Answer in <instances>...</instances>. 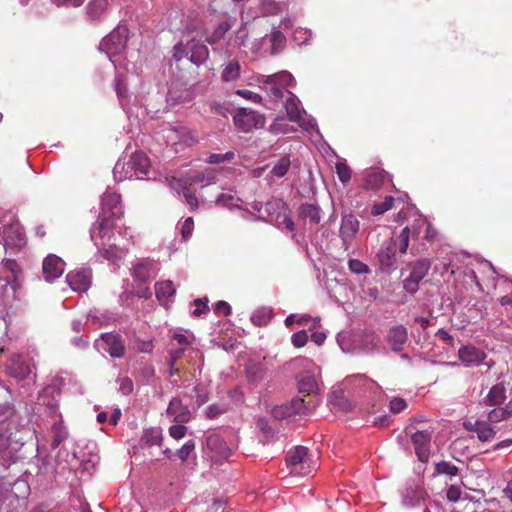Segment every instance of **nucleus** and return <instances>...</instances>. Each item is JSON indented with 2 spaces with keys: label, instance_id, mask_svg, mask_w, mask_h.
Segmentation results:
<instances>
[{
  "label": "nucleus",
  "instance_id": "nucleus-12",
  "mask_svg": "<svg viewBox=\"0 0 512 512\" xmlns=\"http://www.w3.org/2000/svg\"><path fill=\"white\" fill-rule=\"evenodd\" d=\"M2 267L6 272H9L10 275L6 276L5 278H0V283L4 281L2 286H10L13 293H15L16 290L22 286L23 271L19 264L13 259L3 260Z\"/></svg>",
  "mask_w": 512,
  "mask_h": 512
},
{
  "label": "nucleus",
  "instance_id": "nucleus-29",
  "mask_svg": "<svg viewBox=\"0 0 512 512\" xmlns=\"http://www.w3.org/2000/svg\"><path fill=\"white\" fill-rule=\"evenodd\" d=\"M506 399V390L502 384L494 385L485 398V403L490 406L501 405Z\"/></svg>",
  "mask_w": 512,
  "mask_h": 512
},
{
  "label": "nucleus",
  "instance_id": "nucleus-33",
  "mask_svg": "<svg viewBox=\"0 0 512 512\" xmlns=\"http://www.w3.org/2000/svg\"><path fill=\"white\" fill-rule=\"evenodd\" d=\"M290 97L286 100L285 109L287 112V117L290 121L299 122L301 118V110L298 105V100L294 94L289 93Z\"/></svg>",
  "mask_w": 512,
  "mask_h": 512
},
{
  "label": "nucleus",
  "instance_id": "nucleus-7",
  "mask_svg": "<svg viewBox=\"0 0 512 512\" xmlns=\"http://www.w3.org/2000/svg\"><path fill=\"white\" fill-rule=\"evenodd\" d=\"M397 240L390 238L383 242L377 253L378 269L382 273L389 274L396 269Z\"/></svg>",
  "mask_w": 512,
  "mask_h": 512
},
{
  "label": "nucleus",
  "instance_id": "nucleus-3",
  "mask_svg": "<svg viewBox=\"0 0 512 512\" xmlns=\"http://www.w3.org/2000/svg\"><path fill=\"white\" fill-rule=\"evenodd\" d=\"M129 29L124 24H119L99 43V50L109 57L122 54L127 48Z\"/></svg>",
  "mask_w": 512,
  "mask_h": 512
},
{
  "label": "nucleus",
  "instance_id": "nucleus-60",
  "mask_svg": "<svg viewBox=\"0 0 512 512\" xmlns=\"http://www.w3.org/2000/svg\"><path fill=\"white\" fill-rule=\"evenodd\" d=\"M187 432V427L183 425V423H179L177 425H173L169 428V434L174 439H181L185 436Z\"/></svg>",
  "mask_w": 512,
  "mask_h": 512
},
{
  "label": "nucleus",
  "instance_id": "nucleus-32",
  "mask_svg": "<svg viewBox=\"0 0 512 512\" xmlns=\"http://www.w3.org/2000/svg\"><path fill=\"white\" fill-rule=\"evenodd\" d=\"M386 172L383 170H374L369 172L365 177V187L367 189H378L384 183Z\"/></svg>",
  "mask_w": 512,
  "mask_h": 512
},
{
  "label": "nucleus",
  "instance_id": "nucleus-46",
  "mask_svg": "<svg viewBox=\"0 0 512 512\" xmlns=\"http://www.w3.org/2000/svg\"><path fill=\"white\" fill-rule=\"evenodd\" d=\"M496 434V431L485 421L481 422V425L477 431V437L480 441H488L492 439Z\"/></svg>",
  "mask_w": 512,
  "mask_h": 512
},
{
  "label": "nucleus",
  "instance_id": "nucleus-43",
  "mask_svg": "<svg viewBox=\"0 0 512 512\" xmlns=\"http://www.w3.org/2000/svg\"><path fill=\"white\" fill-rule=\"evenodd\" d=\"M188 97L189 93L187 90L172 89L169 90L166 100L170 105H175L178 103L185 102L188 99Z\"/></svg>",
  "mask_w": 512,
  "mask_h": 512
},
{
  "label": "nucleus",
  "instance_id": "nucleus-9",
  "mask_svg": "<svg viewBox=\"0 0 512 512\" xmlns=\"http://www.w3.org/2000/svg\"><path fill=\"white\" fill-rule=\"evenodd\" d=\"M360 229V222L352 213H342L339 237L345 251L351 247L353 240Z\"/></svg>",
  "mask_w": 512,
  "mask_h": 512
},
{
  "label": "nucleus",
  "instance_id": "nucleus-6",
  "mask_svg": "<svg viewBox=\"0 0 512 512\" xmlns=\"http://www.w3.org/2000/svg\"><path fill=\"white\" fill-rule=\"evenodd\" d=\"M254 209L260 213L261 219L279 224V220L288 210V205L282 199H271L265 203L255 204Z\"/></svg>",
  "mask_w": 512,
  "mask_h": 512
},
{
  "label": "nucleus",
  "instance_id": "nucleus-4",
  "mask_svg": "<svg viewBox=\"0 0 512 512\" xmlns=\"http://www.w3.org/2000/svg\"><path fill=\"white\" fill-rule=\"evenodd\" d=\"M317 406V401L294 397L290 402L275 406L272 410L273 417L279 420L289 418L295 414L308 415Z\"/></svg>",
  "mask_w": 512,
  "mask_h": 512
},
{
  "label": "nucleus",
  "instance_id": "nucleus-23",
  "mask_svg": "<svg viewBox=\"0 0 512 512\" xmlns=\"http://www.w3.org/2000/svg\"><path fill=\"white\" fill-rule=\"evenodd\" d=\"M300 220H308L311 224L317 225L321 221V208L318 204L302 203L297 210Z\"/></svg>",
  "mask_w": 512,
  "mask_h": 512
},
{
  "label": "nucleus",
  "instance_id": "nucleus-39",
  "mask_svg": "<svg viewBox=\"0 0 512 512\" xmlns=\"http://www.w3.org/2000/svg\"><path fill=\"white\" fill-rule=\"evenodd\" d=\"M240 76V64L238 61H230L224 68L221 78L225 82H230L238 79Z\"/></svg>",
  "mask_w": 512,
  "mask_h": 512
},
{
  "label": "nucleus",
  "instance_id": "nucleus-61",
  "mask_svg": "<svg viewBox=\"0 0 512 512\" xmlns=\"http://www.w3.org/2000/svg\"><path fill=\"white\" fill-rule=\"evenodd\" d=\"M119 391L123 395H129L133 391V381L129 377L119 379Z\"/></svg>",
  "mask_w": 512,
  "mask_h": 512
},
{
  "label": "nucleus",
  "instance_id": "nucleus-40",
  "mask_svg": "<svg viewBox=\"0 0 512 512\" xmlns=\"http://www.w3.org/2000/svg\"><path fill=\"white\" fill-rule=\"evenodd\" d=\"M271 318H272L271 310L263 308V309L257 310L256 312H254L252 314L251 321L256 326H265L270 322Z\"/></svg>",
  "mask_w": 512,
  "mask_h": 512
},
{
  "label": "nucleus",
  "instance_id": "nucleus-13",
  "mask_svg": "<svg viewBox=\"0 0 512 512\" xmlns=\"http://www.w3.org/2000/svg\"><path fill=\"white\" fill-rule=\"evenodd\" d=\"M65 262L55 254H49L42 262V274L48 283L58 279L64 272Z\"/></svg>",
  "mask_w": 512,
  "mask_h": 512
},
{
  "label": "nucleus",
  "instance_id": "nucleus-18",
  "mask_svg": "<svg viewBox=\"0 0 512 512\" xmlns=\"http://www.w3.org/2000/svg\"><path fill=\"white\" fill-rule=\"evenodd\" d=\"M166 413L168 416H173V421L176 423H188L191 420V412L188 406L184 405L178 397L170 400Z\"/></svg>",
  "mask_w": 512,
  "mask_h": 512
},
{
  "label": "nucleus",
  "instance_id": "nucleus-2",
  "mask_svg": "<svg viewBox=\"0 0 512 512\" xmlns=\"http://www.w3.org/2000/svg\"><path fill=\"white\" fill-rule=\"evenodd\" d=\"M29 493L30 486L24 479L0 482V509L7 511L15 509L21 500H26Z\"/></svg>",
  "mask_w": 512,
  "mask_h": 512
},
{
  "label": "nucleus",
  "instance_id": "nucleus-55",
  "mask_svg": "<svg viewBox=\"0 0 512 512\" xmlns=\"http://www.w3.org/2000/svg\"><path fill=\"white\" fill-rule=\"evenodd\" d=\"M308 341V334L305 330H300L294 333L291 337V342L296 348H301L306 345Z\"/></svg>",
  "mask_w": 512,
  "mask_h": 512
},
{
  "label": "nucleus",
  "instance_id": "nucleus-49",
  "mask_svg": "<svg viewBox=\"0 0 512 512\" xmlns=\"http://www.w3.org/2000/svg\"><path fill=\"white\" fill-rule=\"evenodd\" d=\"M235 157L233 151H228L225 154L211 153L207 159L209 164H220L224 162H231Z\"/></svg>",
  "mask_w": 512,
  "mask_h": 512
},
{
  "label": "nucleus",
  "instance_id": "nucleus-53",
  "mask_svg": "<svg viewBox=\"0 0 512 512\" xmlns=\"http://www.w3.org/2000/svg\"><path fill=\"white\" fill-rule=\"evenodd\" d=\"M195 449V442L193 440L187 441L179 450L176 452V456L182 461H186L189 455Z\"/></svg>",
  "mask_w": 512,
  "mask_h": 512
},
{
  "label": "nucleus",
  "instance_id": "nucleus-24",
  "mask_svg": "<svg viewBox=\"0 0 512 512\" xmlns=\"http://www.w3.org/2000/svg\"><path fill=\"white\" fill-rule=\"evenodd\" d=\"M153 267V261L147 259H143L136 263L132 268L134 281L139 284H146L150 280Z\"/></svg>",
  "mask_w": 512,
  "mask_h": 512
},
{
  "label": "nucleus",
  "instance_id": "nucleus-62",
  "mask_svg": "<svg viewBox=\"0 0 512 512\" xmlns=\"http://www.w3.org/2000/svg\"><path fill=\"white\" fill-rule=\"evenodd\" d=\"M194 221L192 217H188L181 228L182 238L186 241L192 235Z\"/></svg>",
  "mask_w": 512,
  "mask_h": 512
},
{
  "label": "nucleus",
  "instance_id": "nucleus-63",
  "mask_svg": "<svg viewBox=\"0 0 512 512\" xmlns=\"http://www.w3.org/2000/svg\"><path fill=\"white\" fill-rule=\"evenodd\" d=\"M185 352V348H178L175 350H171L167 357V364L168 365H175L177 361L182 357V355Z\"/></svg>",
  "mask_w": 512,
  "mask_h": 512
},
{
  "label": "nucleus",
  "instance_id": "nucleus-56",
  "mask_svg": "<svg viewBox=\"0 0 512 512\" xmlns=\"http://www.w3.org/2000/svg\"><path fill=\"white\" fill-rule=\"evenodd\" d=\"M348 265L349 269L356 274H364L369 271L368 266L358 259H350Z\"/></svg>",
  "mask_w": 512,
  "mask_h": 512
},
{
  "label": "nucleus",
  "instance_id": "nucleus-5",
  "mask_svg": "<svg viewBox=\"0 0 512 512\" xmlns=\"http://www.w3.org/2000/svg\"><path fill=\"white\" fill-rule=\"evenodd\" d=\"M411 271L409 276L403 281V288L411 295H414L419 289V283L428 274L431 268V261L427 258L418 259L409 264Z\"/></svg>",
  "mask_w": 512,
  "mask_h": 512
},
{
  "label": "nucleus",
  "instance_id": "nucleus-38",
  "mask_svg": "<svg viewBox=\"0 0 512 512\" xmlns=\"http://www.w3.org/2000/svg\"><path fill=\"white\" fill-rule=\"evenodd\" d=\"M291 160H290V156L289 155H285V156H282L279 160H277V162L274 164V166L272 167L270 173L273 175V176H276L278 178H282L284 177L290 166H291Z\"/></svg>",
  "mask_w": 512,
  "mask_h": 512
},
{
  "label": "nucleus",
  "instance_id": "nucleus-28",
  "mask_svg": "<svg viewBox=\"0 0 512 512\" xmlns=\"http://www.w3.org/2000/svg\"><path fill=\"white\" fill-rule=\"evenodd\" d=\"M10 373L13 377L23 380L30 375L31 368L30 365L22 357L17 356L12 360L10 365Z\"/></svg>",
  "mask_w": 512,
  "mask_h": 512
},
{
  "label": "nucleus",
  "instance_id": "nucleus-20",
  "mask_svg": "<svg viewBox=\"0 0 512 512\" xmlns=\"http://www.w3.org/2000/svg\"><path fill=\"white\" fill-rule=\"evenodd\" d=\"M188 49L190 50V62L196 66L204 64L209 57L208 47L196 38L188 40Z\"/></svg>",
  "mask_w": 512,
  "mask_h": 512
},
{
  "label": "nucleus",
  "instance_id": "nucleus-27",
  "mask_svg": "<svg viewBox=\"0 0 512 512\" xmlns=\"http://www.w3.org/2000/svg\"><path fill=\"white\" fill-rule=\"evenodd\" d=\"M176 293V289L171 280L157 282L155 284V295L156 298L165 304L171 297Z\"/></svg>",
  "mask_w": 512,
  "mask_h": 512
},
{
  "label": "nucleus",
  "instance_id": "nucleus-31",
  "mask_svg": "<svg viewBox=\"0 0 512 512\" xmlns=\"http://www.w3.org/2000/svg\"><path fill=\"white\" fill-rule=\"evenodd\" d=\"M405 432L407 434H411V441L415 447L430 445L431 432H429L427 430H423V431L418 430V431L413 432V428L411 427V425H408L405 428Z\"/></svg>",
  "mask_w": 512,
  "mask_h": 512
},
{
  "label": "nucleus",
  "instance_id": "nucleus-42",
  "mask_svg": "<svg viewBox=\"0 0 512 512\" xmlns=\"http://www.w3.org/2000/svg\"><path fill=\"white\" fill-rule=\"evenodd\" d=\"M261 10L264 15H277L282 12V7L281 3L275 0H262Z\"/></svg>",
  "mask_w": 512,
  "mask_h": 512
},
{
  "label": "nucleus",
  "instance_id": "nucleus-25",
  "mask_svg": "<svg viewBox=\"0 0 512 512\" xmlns=\"http://www.w3.org/2000/svg\"><path fill=\"white\" fill-rule=\"evenodd\" d=\"M107 0H92L86 7V15L89 21L98 22L105 14L107 9Z\"/></svg>",
  "mask_w": 512,
  "mask_h": 512
},
{
  "label": "nucleus",
  "instance_id": "nucleus-19",
  "mask_svg": "<svg viewBox=\"0 0 512 512\" xmlns=\"http://www.w3.org/2000/svg\"><path fill=\"white\" fill-rule=\"evenodd\" d=\"M5 246L22 247L25 244V234L18 222L10 223L3 229Z\"/></svg>",
  "mask_w": 512,
  "mask_h": 512
},
{
  "label": "nucleus",
  "instance_id": "nucleus-41",
  "mask_svg": "<svg viewBox=\"0 0 512 512\" xmlns=\"http://www.w3.org/2000/svg\"><path fill=\"white\" fill-rule=\"evenodd\" d=\"M273 81L278 82L280 86H288L291 85L293 76L287 71H282L266 77V83H272Z\"/></svg>",
  "mask_w": 512,
  "mask_h": 512
},
{
  "label": "nucleus",
  "instance_id": "nucleus-35",
  "mask_svg": "<svg viewBox=\"0 0 512 512\" xmlns=\"http://www.w3.org/2000/svg\"><path fill=\"white\" fill-rule=\"evenodd\" d=\"M330 403L345 412L352 409L351 403L347 398H345L342 389L332 391L330 395Z\"/></svg>",
  "mask_w": 512,
  "mask_h": 512
},
{
  "label": "nucleus",
  "instance_id": "nucleus-64",
  "mask_svg": "<svg viewBox=\"0 0 512 512\" xmlns=\"http://www.w3.org/2000/svg\"><path fill=\"white\" fill-rule=\"evenodd\" d=\"M232 25L229 21H223L218 24V26L214 29L213 33L216 34L220 39H222L225 34L231 29Z\"/></svg>",
  "mask_w": 512,
  "mask_h": 512
},
{
  "label": "nucleus",
  "instance_id": "nucleus-15",
  "mask_svg": "<svg viewBox=\"0 0 512 512\" xmlns=\"http://www.w3.org/2000/svg\"><path fill=\"white\" fill-rule=\"evenodd\" d=\"M101 339L106 346L104 350L112 358H122L125 355L126 347L120 334L113 332L102 333Z\"/></svg>",
  "mask_w": 512,
  "mask_h": 512
},
{
  "label": "nucleus",
  "instance_id": "nucleus-14",
  "mask_svg": "<svg viewBox=\"0 0 512 512\" xmlns=\"http://www.w3.org/2000/svg\"><path fill=\"white\" fill-rule=\"evenodd\" d=\"M91 275V269L82 268L79 270L69 272L66 275V281L72 290L84 292L87 291L90 287Z\"/></svg>",
  "mask_w": 512,
  "mask_h": 512
},
{
  "label": "nucleus",
  "instance_id": "nucleus-16",
  "mask_svg": "<svg viewBox=\"0 0 512 512\" xmlns=\"http://www.w3.org/2000/svg\"><path fill=\"white\" fill-rule=\"evenodd\" d=\"M386 342L395 353L403 351L408 340V331L405 326L399 324L391 327L386 334Z\"/></svg>",
  "mask_w": 512,
  "mask_h": 512
},
{
  "label": "nucleus",
  "instance_id": "nucleus-17",
  "mask_svg": "<svg viewBox=\"0 0 512 512\" xmlns=\"http://www.w3.org/2000/svg\"><path fill=\"white\" fill-rule=\"evenodd\" d=\"M426 495V491L420 484L408 482L402 492V504L406 507H416Z\"/></svg>",
  "mask_w": 512,
  "mask_h": 512
},
{
  "label": "nucleus",
  "instance_id": "nucleus-8",
  "mask_svg": "<svg viewBox=\"0 0 512 512\" xmlns=\"http://www.w3.org/2000/svg\"><path fill=\"white\" fill-rule=\"evenodd\" d=\"M233 119L235 126L243 132L262 128L265 125V118L262 115L247 108H239Z\"/></svg>",
  "mask_w": 512,
  "mask_h": 512
},
{
  "label": "nucleus",
  "instance_id": "nucleus-26",
  "mask_svg": "<svg viewBox=\"0 0 512 512\" xmlns=\"http://www.w3.org/2000/svg\"><path fill=\"white\" fill-rule=\"evenodd\" d=\"M140 441L143 447L160 446L163 441L162 429L160 427L145 429Z\"/></svg>",
  "mask_w": 512,
  "mask_h": 512
},
{
  "label": "nucleus",
  "instance_id": "nucleus-54",
  "mask_svg": "<svg viewBox=\"0 0 512 512\" xmlns=\"http://www.w3.org/2000/svg\"><path fill=\"white\" fill-rule=\"evenodd\" d=\"M100 253L107 260H117L122 257L121 250L115 245H111L107 249L101 250Z\"/></svg>",
  "mask_w": 512,
  "mask_h": 512
},
{
  "label": "nucleus",
  "instance_id": "nucleus-34",
  "mask_svg": "<svg viewBox=\"0 0 512 512\" xmlns=\"http://www.w3.org/2000/svg\"><path fill=\"white\" fill-rule=\"evenodd\" d=\"M270 41L272 43L270 54L277 55L280 53L286 46V37L285 35L278 29H274L271 33Z\"/></svg>",
  "mask_w": 512,
  "mask_h": 512
},
{
  "label": "nucleus",
  "instance_id": "nucleus-58",
  "mask_svg": "<svg viewBox=\"0 0 512 512\" xmlns=\"http://www.w3.org/2000/svg\"><path fill=\"white\" fill-rule=\"evenodd\" d=\"M407 407V402L400 397H394L389 404L390 411L394 414H398L405 410Z\"/></svg>",
  "mask_w": 512,
  "mask_h": 512
},
{
  "label": "nucleus",
  "instance_id": "nucleus-48",
  "mask_svg": "<svg viewBox=\"0 0 512 512\" xmlns=\"http://www.w3.org/2000/svg\"><path fill=\"white\" fill-rule=\"evenodd\" d=\"M512 415V410H507L503 408H494L488 414V420L490 422H500L502 420L507 419Z\"/></svg>",
  "mask_w": 512,
  "mask_h": 512
},
{
  "label": "nucleus",
  "instance_id": "nucleus-10",
  "mask_svg": "<svg viewBox=\"0 0 512 512\" xmlns=\"http://www.w3.org/2000/svg\"><path fill=\"white\" fill-rule=\"evenodd\" d=\"M60 389L54 385H48L40 393L38 404L45 407L46 413L52 417H61L59 413Z\"/></svg>",
  "mask_w": 512,
  "mask_h": 512
},
{
  "label": "nucleus",
  "instance_id": "nucleus-37",
  "mask_svg": "<svg viewBox=\"0 0 512 512\" xmlns=\"http://www.w3.org/2000/svg\"><path fill=\"white\" fill-rule=\"evenodd\" d=\"M308 453V449L304 446H296L295 449L289 452L286 456L288 466H297L304 462Z\"/></svg>",
  "mask_w": 512,
  "mask_h": 512
},
{
  "label": "nucleus",
  "instance_id": "nucleus-22",
  "mask_svg": "<svg viewBox=\"0 0 512 512\" xmlns=\"http://www.w3.org/2000/svg\"><path fill=\"white\" fill-rule=\"evenodd\" d=\"M458 357L464 365L471 366L480 364L486 358V354L473 345H466L459 349Z\"/></svg>",
  "mask_w": 512,
  "mask_h": 512
},
{
  "label": "nucleus",
  "instance_id": "nucleus-44",
  "mask_svg": "<svg viewBox=\"0 0 512 512\" xmlns=\"http://www.w3.org/2000/svg\"><path fill=\"white\" fill-rule=\"evenodd\" d=\"M228 411V405L224 403H214L207 407L205 414L209 419H216L218 416Z\"/></svg>",
  "mask_w": 512,
  "mask_h": 512
},
{
  "label": "nucleus",
  "instance_id": "nucleus-11",
  "mask_svg": "<svg viewBox=\"0 0 512 512\" xmlns=\"http://www.w3.org/2000/svg\"><path fill=\"white\" fill-rule=\"evenodd\" d=\"M206 449L211 452V459L215 462H222L231 455V449L227 446L224 439L216 433H211L205 437Z\"/></svg>",
  "mask_w": 512,
  "mask_h": 512
},
{
  "label": "nucleus",
  "instance_id": "nucleus-36",
  "mask_svg": "<svg viewBox=\"0 0 512 512\" xmlns=\"http://www.w3.org/2000/svg\"><path fill=\"white\" fill-rule=\"evenodd\" d=\"M298 389L300 393L310 395L317 390V382L313 375L307 373L298 381Z\"/></svg>",
  "mask_w": 512,
  "mask_h": 512
},
{
  "label": "nucleus",
  "instance_id": "nucleus-50",
  "mask_svg": "<svg viewBox=\"0 0 512 512\" xmlns=\"http://www.w3.org/2000/svg\"><path fill=\"white\" fill-rule=\"evenodd\" d=\"M190 54V50L188 49V41L183 43L182 41L176 43L173 47V59L175 61H180L183 58H186Z\"/></svg>",
  "mask_w": 512,
  "mask_h": 512
},
{
  "label": "nucleus",
  "instance_id": "nucleus-1",
  "mask_svg": "<svg viewBox=\"0 0 512 512\" xmlns=\"http://www.w3.org/2000/svg\"><path fill=\"white\" fill-rule=\"evenodd\" d=\"M120 201L121 197L119 194L105 193L103 195L101 200V212L96 223L90 230L92 239H94L96 231H98L100 237H103L113 228L115 220L120 218L123 213Z\"/></svg>",
  "mask_w": 512,
  "mask_h": 512
},
{
  "label": "nucleus",
  "instance_id": "nucleus-57",
  "mask_svg": "<svg viewBox=\"0 0 512 512\" xmlns=\"http://www.w3.org/2000/svg\"><path fill=\"white\" fill-rule=\"evenodd\" d=\"M264 85H265V89L267 90V92L274 98L280 99L283 97L284 92H283L282 88L280 87V85L278 84V82L273 81L272 83H266V80H265Z\"/></svg>",
  "mask_w": 512,
  "mask_h": 512
},
{
  "label": "nucleus",
  "instance_id": "nucleus-59",
  "mask_svg": "<svg viewBox=\"0 0 512 512\" xmlns=\"http://www.w3.org/2000/svg\"><path fill=\"white\" fill-rule=\"evenodd\" d=\"M194 304L197 306V308L193 311V315L196 317H200L202 314L209 311L207 298H198L194 300Z\"/></svg>",
  "mask_w": 512,
  "mask_h": 512
},
{
  "label": "nucleus",
  "instance_id": "nucleus-30",
  "mask_svg": "<svg viewBox=\"0 0 512 512\" xmlns=\"http://www.w3.org/2000/svg\"><path fill=\"white\" fill-rule=\"evenodd\" d=\"M265 369L261 363L253 362L246 366V376L250 384H258L264 377Z\"/></svg>",
  "mask_w": 512,
  "mask_h": 512
},
{
  "label": "nucleus",
  "instance_id": "nucleus-45",
  "mask_svg": "<svg viewBox=\"0 0 512 512\" xmlns=\"http://www.w3.org/2000/svg\"><path fill=\"white\" fill-rule=\"evenodd\" d=\"M394 204V198L391 196H388L385 198L383 202H379L373 205L371 214L374 216L381 215L385 213L386 211L390 210L393 207Z\"/></svg>",
  "mask_w": 512,
  "mask_h": 512
},
{
  "label": "nucleus",
  "instance_id": "nucleus-47",
  "mask_svg": "<svg viewBox=\"0 0 512 512\" xmlns=\"http://www.w3.org/2000/svg\"><path fill=\"white\" fill-rule=\"evenodd\" d=\"M336 173L343 184L348 183L351 179L352 171L345 162L336 163Z\"/></svg>",
  "mask_w": 512,
  "mask_h": 512
},
{
  "label": "nucleus",
  "instance_id": "nucleus-52",
  "mask_svg": "<svg viewBox=\"0 0 512 512\" xmlns=\"http://www.w3.org/2000/svg\"><path fill=\"white\" fill-rule=\"evenodd\" d=\"M435 470L439 474H447L455 476L458 473V468L455 465L450 464L446 461H441L435 465Z\"/></svg>",
  "mask_w": 512,
  "mask_h": 512
},
{
  "label": "nucleus",
  "instance_id": "nucleus-51",
  "mask_svg": "<svg viewBox=\"0 0 512 512\" xmlns=\"http://www.w3.org/2000/svg\"><path fill=\"white\" fill-rule=\"evenodd\" d=\"M409 238H410V227L406 226L402 229L398 239L397 245L399 244V251L401 254H405L407 252L409 246Z\"/></svg>",
  "mask_w": 512,
  "mask_h": 512
},
{
  "label": "nucleus",
  "instance_id": "nucleus-21",
  "mask_svg": "<svg viewBox=\"0 0 512 512\" xmlns=\"http://www.w3.org/2000/svg\"><path fill=\"white\" fill-rule=\"evenodd\" d=\"M127 171H134L137 178L147 175L150 161L144 152H135L131 155L129 161L126 163Z\"/></svg>",
  "mask_w": 512,
  "mask_h": 512
}]
</instances>
